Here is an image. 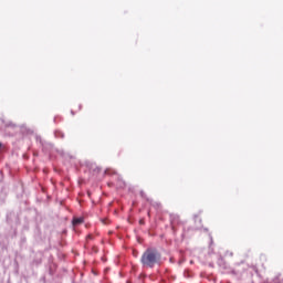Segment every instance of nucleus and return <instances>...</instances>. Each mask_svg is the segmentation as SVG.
I'll return each mask as SVG.
<instances>
[{"label":"nucleus","instance_id":"nucleus-1","mask_svg":"<svg viewBox=\"0 0 283 283\" xmlns=\"http://www.w3.org/2000/svg\"><path fill=\"white\" fill-rule=\"evenodd\" d=\"M140 262L144 269H154L160 262V252L154 248H148L142 255Z\"/></svg>","mask_w":283,"mask_h":283},{"label":"nucleus","instance_id":"nucleus-2","mask_svg":"<svg viewBox=\"0 0 283 283\" xmlns=\"http://www.w3.org/2000/svg\"><path fill=\"white\" fill-rule=\"evenodd\" d=\"M83 222H85L84 218H74L73 219V227H78V224H83Z\"/></svg>","mask_w":283,"mask_h":283},{"label":"nucleus","instance_id":"nucleus-3","mask_svg":"<svg viewBox=\"0 0 283 283\" xmlns=\"http://www.w3.org/2000/svg\"><path fill=\"white\" fill-rule=\"evenodd\" d=\"M0 148H1V144H0Z\"/></svg>","mask_w":283,"mask_h":283}]
</instances>
